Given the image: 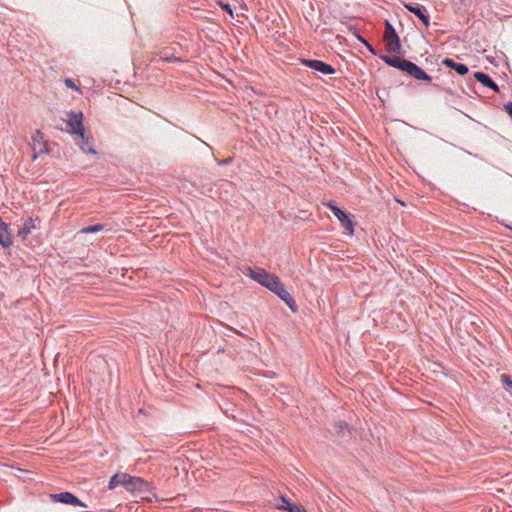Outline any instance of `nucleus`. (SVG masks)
Instances as JSON below:
<instances>
[{
    "mask_svg": "<svg viewBox=\"0 0 512 512\" xmlns=\"http://www.w3.org/2000/svg\"><path fill=\"white\" fill-rule=\"evenodd\" d=\"M502 381L505 385L512 388V380L507 375H502Z\"/></svg>",
    "mask_w": 512,
    "mask_h": 512,
    "instance_id": "b1692460",
    "label": "nucleus"
},
{
    "mask_svg": "<svg viewBox=\"0 0 512 512\" xmlns=\"http://www.w3.org/2000/svg\"><path fill=\"white\" fill-rule=\"evenodd\" d=\"M245 275L275 293L293 312L297 310L294 298L285 289L278 276L267 272L263 268L251 267L247 268Z\"/></svg>",
    "mask_w": 512,
    "mask_h": 512,
    "instance_id": "f257e3e1",
    "label": "nucleus"
},
{
    "mask_svg": "<svg viewBox=\"0 0 512 512\" xmlns=\"http://www.w3.org/2000/svg\"><path fill=\"white\" fill-rule=\"evenodd\" d=\"M363 43H365V45L368 47V49L373 52V48L365 41V40H362Z\"/></svg>",
    "mask_w": 512,
    "mask_h": 512,
    "instance_id": "bb28decb",
    "label": "nucleus"
},
{
    "mask_svg": "<svg viewBox=\"0 0 512 512\" xmlns=\"http://www.w3.org/2000/svg\"><path fill=\"white\" fill-rule=\"evenodd\" d=\"M157 61L173 62V61H181V59L179 57H176L174 54L161 53L159 55V58L157 59Z\"/></svg>",
    "mask_w": 512,
    "mask_h": 512,
    "instance_id": "6ab92c4d",
    "label": "nucleus"
},
{
    "mask_svg": "<svg viewBox=\"0 0 512 512\" xmlns=\"http://www.w3.org/2000/svg\"><path fill=\"white\" fill-rule=\"evenodd\" d=\"M337 427L339 428V430H340V431H342V430H344V429H346V428H347V423H345V422H339V423L337 424Z\"/></svg>",
    "mask_w": 512,
    "mask_h": 512,
    "instance_id": "a878e982",
    "label": "nucleus"
},
{
    "mask_svg": "<svg viewBox=\"0 0 512 512\" xmlns=\"http://www.w3.org/2000/svg\"><path fill=\"white\" fill-rule=\"evenodd\" d=\"M230 161H231V158H227V159L221 161V163H229Z\"/></svg>",
    "mask_w": 512,
    "mask_h": 512,
    "instance_id": "cd10ccee",
    "label": "nucleus"
},
{
    "mask_svg": "<svg viewBox=\"0 0 512 512\" xmlns=\"http://www.w3.org/2000/svg\"><path fill=\"white\" fill-rule=\"evenodd\" d=\"M380 58L386 64H388L389 66L398 68V69H400V70H402L404 72H405V70H406V68L408 66V63H409V60L402 59L400 57H390V56H387V55H382V56H380Z\"/></svg>",
    "mask_w": 512,
    "mask_h": 512,
    "instance_id": "f8f14e48",
    "label": "nucleus"
},
{
    "mask_svg": "<svg viewBox=\"0 0 512 512\" xmlns=\"http://www.w3.org/2000/svg\"><path fill=\"white\" fill-rule=\"evenodd\" d=\"M67 124L71 128L72 134L81 133L84 130L83 127V115L81 112H70L67 114Z\"/></svg>",
    "mask_w": 512,
    "mask_h": 512,
    "instance_id": "423d86ee",
    "label": "nucleus"
},
{
    "mask_svg": "<svg viewBox=\"0 0 512 512\" xmlns=\"http://www.w3.org/2000/svg\"><path fill=\"white\" fill-rule=\"evenodd\" d=\"M403 6L410 11L411 13L415 14L424 24L425 27H428L430 25V17L427 13V9L418 4V3H403Z\"/></svg>",
    "mask_w": 512,
    "mask_h": 512,
    "instance_id": "39448f33",
    "label": "nucleus"
},
{
    "mask_svg": "<svg viewBox=\"0 0 512 512\" xmlns=\"http://www.w3.org/2000/svg\"><path fill=\"white\" fill-rule=\"evenodd\" d=\"M64 83H65V85H66L67 87H70V88L75 89V90H79V88H78V87L74 84V82H73L71 79H69V78L65 79Z\"/></svg>",
    "mask_w": 512,
    "mask_h": 512,
    "instance_id": "5701e85b",
    "label": "nucleus"
},
{
    "mask_svg": "<svg viewBox=\"0 0 512 512\" xmlns=\"http://www.w3.org/2000/svg\"><path fill=\"white\" fill-rule=\"evenodd\" d=\"M505 110L508 113V115L512 118V102H508L505 105Z\"/></svg>",
    "mask_w": 512,
    "mask_h": 512,
    "instance_id": "393cba45",
    "label": "nucleus"
},
{
    "mask_svg": "<svg viewBox=\"0 0 512 512\" xmlns=\"http://www.w3.org/2000/svg\"><path fill=\"white\" fill-rule=\"evenodd\" d=\"M219 6L223 10L227 11L230 14V16L233 18V11L231 9V6L228 3L219 2Z\"/></svg>",
    "mask_w": 512,
    "mask_h": 512,
    "instance_id": "4be33fe9",
    "label": "nucleus"
},
{
    "mask_svg": "<svg viewBox=\"0 0 512 512\" xmlns=\"http://www.w3.org/2000/svg\"><path fill=\"white\" fill-rule=\"evenodd\" d=\"M36 228V219L30 217L24 221L22 227L18 231V236L25 240L27 236Z\"/></svg>",
    "mask_w": 512,
    "mask_h": 512,
    "instance_id": "2eb2a0df",
    "label": "nucleus"
},
{
    "mask_svg": "<svg viewBox=\"0 0 512 512\" xmlns=\"http://www.w3.org/2000/svg\"><path fill=\"white\" fill-rule=\"evenodd\" d=\"M148 487H149V484L145 480H143L140 477H132L130 475H129V480L127 481L126 486H125V488L128 491H132V492L133 491L144 492V491L148 490Z\"/></svg>",
    "mask_w": 512,
    "mask_h": 512,
    "instance_id": "9d476101",
    "label": "nucleus"
},
{
    "mask_svg": "<svg viewBox=\"0 0 512 512\" xmlns=\"http://www.w3.org/2000/svg\"><path fill=\"white\" fill-rule=\"evenodd\" d=\"M51 499L56 502H61L64 504H71V505H80L85 506L80 499H78L76 496H74L70 492H63L59 494H52Z\"/></svg>",
    "mask_w": 512,
    "mask_h": 512,
    "instance_id": "9b49d317",
    "label": "nucleus"
},
{
    "mask_svg": "<svg viewBox=\"0 0 512 512\" xmlns=\"http://www.w3.org/2000/svg\"><path fill=\"white\" fill-rule=\"evenodd\" d=\"M302 63L305 66H307L315 71H318L320 73H323V74H334L335 73V69L331 65H329L323 61H320V60L304 59V60H302Z\"/></svg>",
    "mask_w": 512,
    "mask_h": 512,
    "instance_id": "0eeeda50",
    "label": "nucleus"
},
{
    "mask_svg": "<svg viewBox=\"0 0 512 512\" xmlns=\"http://www.w3.org/2000/svg\"><path fill=\"white\" fill-rule=\"evenodd\" d=\"M405 72L416 80H422L425 82H431L432 80L431 76H429L421 67L411 61H409Z\"/></svg>",
    "mask_w": 512,
    "mask_h": 512,
    "instance_id": "6e6552de",
    "label": "nucleus"
},
{
    "mask_svg": "<svg viewBox=\"0 0 512 512\" xmlns=\"http://www.w3.org/2000/svg\"><path fill=\"white\" fill-rule=\"evenodd\" d=\"M443 65H445L446 67H449L451 69H454L458 74L460 75H465L468 73L469 69L467 67V65L465 64H462V63H457L455 62L454 60L450 59V58H445L443 61H442Z\"/></svg>",
    "mask_w": 512,
    "mask_h": 512,
    "instance_id": "dca6fc26",
    "label": "nucleus"
},
{
    "mask_svg": "<svg viewBox=\"0 0 512 512\" xmlns=\"http://www.w3.org/2000/svg\"><path fill=\"white\" fill-rule=\"evenodd\" d=\"M510 229L512 230V227H510Z\"/></svg>",
    "mask_w": 512,
    "mask_h": 512,
    "instance_id": "c85d7f7f",
    "label": "nucleus"
},
{
    "mask_svg": "<svg viewBox=\"0 0 512 512\" xmlns=\"http://www.w3.org/2000/svg\"><path fill=\"white\" fill-rule=\"evenodd\" d=\"M104 228H105V226L103 224H96V225H91V226L82 228L79 231V233L80 234L96 233V232H100V231L104 230Z\"/></svg>",
    "mask_w": 512,
    "mask_h": 512,
    "instance_id": "a211bd4d",
    "label": "nucleus"
},
{
    "mask_svg": "<svg viewBox=\"0 0 512 512\" xmlns=\"http://www.w3.org/2000/svg\"><path fill=\"white\" fill-rule=\"evenodd\" d=\"M12 235L9 230L7 223L3 222L0 224V244L3 247H10L12 245Z\"/></svg>",
    "mask_w": 512,
    "mask_h": 512,
    "instance_id": "ddd939ff",
    "label": "nucleus"
},
{
    "mask_svg": "<svg viewBox=\"0 0 512 512\" xmlns=\"http://www.w3.org/2000/svg\"><path fill=\"white\" fill-rule=\"evenodd\" d=\"M474 77L477 81H479L483 86L491 88L495 92H499V88L497 84L484 72H475Z\"/></svg>",
    "mask_w": 512,
    "mask_h": 512,
    "instance_id": "4468645a",
    "label": "nucleus"
},
{
    "mask_svg": "<svg viewBox=\"0 0 512 512\" xmlns=\"http://www.w3.org/2000/svg\"><path fill=\"white\" fill-rule=\"evenodd\" d=\"M128 480H129L128 474H125V473L115 474L111 477V479L109 481L108 488L110 490H112V489L116 488L118 485H123L125 487Z\"/></svg>",
    "mask_w": 512,
    "mask_h": 512,
    "instance_id": "f3484780",
    "label": "nucleus"
},
{
    "mask_svg": "<svg viewBox=\"0 0 512 512\" xmlns=\"http://www.w3.org/2000/svg\"><path fill=\"white\" fill-rule=\"evenodd\" d=\"M76 135L79 137L77 144L80 149L85 153H91L95 155L96 150L93 148L92 137L87 135L84 130L81 131V133H77Z\"/></svg>",
    "mask_w": 512,
    "mask_h": 512,
    "instance_id": "1a4fd4ad",
    "label": "nucleus"
},
{
    "mask_svg": "<svg viewBox=\"0 0 512 512\" xmlns=\"http://www.w3.org/2000/svg\"><path fill=\"white\" fill-rule=\"evenodd\" d=\"M281 503H278L276 507L280 510H287L288 504H291L284 496L280 497Z\"/></svg>",
    "mask_w": 512,
    "mask_h": 512,
    "instance_id": "aec40b11",
    "label": "nucleus"
},
{
    "mask_svg": "<svg viewBox=\"0 0 512 512\" xmlns=\"http://www.w3.org/2000/svg\"><path fill=\"white\" fill-rule=\"evenodd\" d=\"M326 205L338 218V220L341 223V226L350 234H353L354 222L352 221L351 216L345 211L341 210L339 207H337L333 202H328Z\"/></svg>",
    "mask_w": 512,
    "mask_h": 512,
    "instance_id": "7ed1b4c3",
    "label": "nucleus"
},
{
    "mask_svg": "<svg viewBox=\"0 0 512 512\" xmlns=\"http://www.w3.org/2000/svg\"><path fill=\"white\" fill-rule=\"evenodd\" d=\"M30 147L33 152V158H37L39 155L45 154L48 152V144L44 140V135L40 130H36L32 137Z\"/></svg>",
    "mask_w": 512,
    "mask_h": 512,
    "instance_id": "20e7f679",
    "label": "nucleus"
},
{
    "mask_svg": "<svg viewBox=\"0 0 512 512\" xmlns=\"http://www.w3.org/2000/svg\"><path fill=\"white\" fill-rule=\"evenodd\" d=\"M384 41L386 49L390 53H399L401 50V44L398 34L394 27L389 21L385 23Z\"/></svg>",
    "mask_w": 512,
    "mask_h": 512,
    "instance_id": "f03ea898",
    "label": "nucleus"
},
{
    "mask_svg": "<svg viewBox=\"0 0 512 512\" xmlns=\"http://www.w3.org/2000/svg\"><path fill=\"white\" fill-rule=\"evenodd\" d=\"M287 510L289 512H307L303 507L295 504H288Z\"/></svg>",
    "mask_w": 512,
    "mask_h": 512,
    "instance_id": "412c9836",
    "label": "nucleus"
}]
</instances>
